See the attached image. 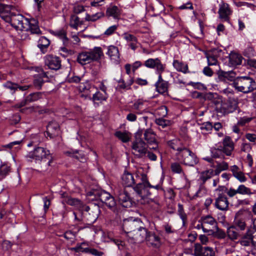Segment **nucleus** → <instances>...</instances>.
I'll use <instances>...</instances> for the list:
<instances>
[{
  "label": "nucleus",
  "instance_id": "c756f323",
  "mask_svg": "<svg viewBox=\"0 0 256 256\" xmlns=\"http://www.w3.org/2000/svg\"><path fill=\"white\" fill-rule=\"evenodd\" d=\"M167 143L168 146L173 150H177L178 152H180L182 150V148L185 147L182 145V142L178 139L169 140Z\"/></svg>",
  "mask_w": 256,
  "mask_h": 256
},
{
  "label": "nucleus",
  "instance_id": "4c0bfd02",
  "mask_svg": "<svg viewBox=\"0 0 256 256\" xmlns=\"http://www.w3.org/2000/svg\"><path fill=\"white\" fill-rule=\"evenodd\" d=\"M156 86L157 91L160 94L164 93L168 90V84L166 82H157Z\"/></svg>",
  "mask_w": 256,
  "mask_h": 256
},
{
  "label": "nucleus",
  "instance_id": "a878e982",
  "mask_svg": "<svg viewBox=\"0 0 256 256\" xmlns=\"http://www.w3.org/2000/svg\"><path fill=\"white\" fill-rule=\"evenodd\" d=\"M122 184L125 186H132L134 183L135 180L132 174L124 172L122 177Z\"/></svg>",
  "mask_w": 256,
  "mask_h": 256
},
{
  "label": "nucleus",
  "instance_id": "39448f33",
  "mask_svg": "<svg viewBox=\"0 0 256 256\" xmlns=\"http://www.w3.org/2000/svg\"><path fill=\"white\" fill-rule=\"evenodd\" d=\"M141 182L138 183L134 188V190L137 194V200L142 204H148L152 201V198H148L150 192L148 188H154L158 190L160 186L158 185L152 186L148 180L146 175L141 174Z\"/></svg>",
  "mask_w": 256,
  "mask_h": 256
},
{
  "label": "nucleus",
  "instance_id": "423d86ee",
  "mask_svg": "<svg viewBox=\"0 0 256 256\" xmlns=\"http://www.w3.org/2000/svg\"><path fill=\"white\" fill-rule=\"evenodd\" d=\"M238 92L248 94L256 90V82L250 76H237L234 83L230 84Z\"/></svg>",
  "mask_w": 256,
  "mask_h": 256
},
{
  "label": "nucleus",
  "instance_id": "c9c22d12",
  "mask_svg": "<svg viewBox=\"0 0 256 256\" xmlns=\"http://www.w3.org/2000/svg\"><path fill=\"white\" fill-rule=\"evenodd\" d=\"M39 75V77L34 79V84L36 87L40 89L41 88L42 84L44 83V80H42V78L47 77V76L46 73L44 72L43 70H41V72Z\"/></svg>",
  "mask_w": 256,
  "mask_h": 256
},
{
  "label": "nucleus",
  "instance_id": "49530a36",
  "mask_svg": "<svg viewBox=\"0 0 256 256\" xmlns=\"http://www.w3.org/2000/svg\"><path fill=\"white\" fill-rule=\"evenodd\" d=\"M254 230L251 228H248L246 233L240 236L242 238L250 240H254Z\"/></svg>",
  "mask_w": 256,
  "mask_h": 256
},
{
  "label": "nucleus",
  "instance_id": "ddd939ff",
  "mask_svg": "<svg viewBox=\"0 0 256 256\" xmlns=\"http://www.w3.org/2000/svg\"><path fill=\"white\" fill-rule=\"evenodd\" d=\"M88 194L89 196H94L95 199H98L103 203L108 200L110 196V194L102 190H92L89 192ZM94 199V198H92Z\"/></svg>",
  "mask_w": 256,
  "mask_h": 256
},
{
  "label": "nucleus",
  "instance_id": "603ef678",
  "mask_svg": "<svg viewBox=\"0 0 256 256\" xmlns=\"http://www.w3.org/2000/svg\"><path fill=\"white\" fill-rule=\"evenodd\" d=\"M210 152L212 158H220L224 156L222 150L219 148L211 150Z\"/></svg>",
  "mask_w": 256,
  "mask_h": 256
},
{
  "label": "nucleus",
  "instance_id": "c85d7f7f",
  "mask_svg": "<svg viewBox=\"0 0 256 256\" xmlns=\"http://www.w3.org/2000/svg\"><path fill=\"white\" fill-rule=\"evenodd\" d=\"M107 54L111 60L118 61L120 58V54L118 48L114 46H110L108 48Z\"/></svg>",
  "mask_w": 256,
  "mask_h": 256
},
{
  "label": "nucleus",
  "instance_id": "f257e3e1",
  "mask_svg": "<svg viewBox=\"0 0 256 256\" xmlns=\"http://www.w3.org/2000/svg\"><path fill=\"white\" fill-rule=\"evenodd\" d=\"M11 6L0 4V16L6 22L10 23L17 30L30 32L32 34H42L38 22L34 18L28 20L21 14L11 12Z\"/></svg>",
  "mask_w": 256,
  "mask_h": 256
},
{
  "label": "nucleus",
  "instance_id": "4be33fe9",
  "mask_svg": "<svg viewBox=\"0 0 256 256\" xmlns=\"http://www.w3.org/2000/svg\"><path fill=\"white\" fill-rule=\"evenodd\" d=\"M144 65L150 68H156L158 72H162L164 70V67L158 58H150L146 60Z\"/></svg>",
  "mask_w": 256,
  "mask_h": 256
},
{
  "label": "nucleus",
  "instance_id": "412c9836",
  "mask_svg": "<svg viewBox=\"0 0 256 256\" xmlns=\"http://www.w3.org/2000/svg\"><path fill=\"white\" fill-rule=\"evenodd\" d=\"M228 65L230 66H236L242 64V56L237 53L231 52L228 55Z\"/></svg>",
  "mask_w": 256,
  "mask_h": 256
},
{
  "label": "nucleus",
  "instance_id": "680f3d73",
  "mask_svg": "<svg viewBox=\"0 0 256 256\" xmlns=\"http://www.w3.org/2000/svg\"><path fill=\"white\" fill-rule=\"evenodd\" d=\"M222 171V169L217 164L214 170L212 169H209V174L211 175L218 176L221 172Z\"/></svg>",
  "mask_w": 256,
  "mask_h": 256
},
{
  "label": "nucleus",
  "instance_id": "ea45409f",
  "mask_svg": "<svg viewBox=\"0 0 256 256\" xmlns=\"http://www.w3.org/2000/svg\"><path fill=\"white\" fill-rule=\"evenodd\" d=\"M67 153L70 156L76 158L80 162H84L86 160L85 155L82 153H80L78 150H76L72 153L68 152Z\"/></svg>",
  "mask_w": 256,
  "mask_h": 256
},
{
  "label": "nucleus",
  "instance_id": "b1692460",
  "mask_svg": "<svg viewBox=\"0 0 256 256\" xmlns=\"http://www.w3.org/2000/svg\"><path fill=\"white\" fill-rule=\"evenodd\" d=\"M239 168L236 165H234L230 168V170L232 173V176L240 182H244L246 180L247 178L244 176L243 172L239 171Z\"/></svg>",
  "mask_w": 256,
  "mask_h": 256
},
{
  "label": "nucleus",
  "instance_id": "6e6552de",
  "mask_svg": "<svg viewBox=\"0 0 256 256\" xmlns=\"http://www.w3.org/2000/svg\"><path fill=\"white\" fill-rule=\"evenodd\" d=\"M100 210L97 206H94L90 208L88 206V209L84 208L83 211H80V214H81L80 218L78 216V214L76 212H74L75 216V219L81 221L85 220L88 224H93L98 218Z\"/></svg>",
  "mask_w": 256,
  "mask_h": 256
},
{
  "label": "nucleus",
  "instance_id": "774afa93",
  "mask_svg": "<svg viewBox=\"0 0 256 256\" xmlns=\"http://www.w3.org/2000/svg\"><path fill=\"white\" fill-rule=\"evenodd\" d=\"M113 242L116 245H117L119 250H122L124 249L125 245L124 242L118 240H114Z\"/></svg>",
  "mask_w": 256,
  "mask_h": 256
},
{
  "label": "nucleus",
  "instance_id": "bb28decb",
  "mask_svg": "<svg viewBox=\"0 0 256 256\" xmlns=\"http://www.w3.org/2000/svg\"><path fill=\"white\" fill-rule=\"evenodd\" d=\"M120 14V11L119 8L115 6L108 8L106 11L107 16H112L115 19H118Z\"/></svg>",
  "mask_w": 256,
  "mask_h": 256
},
{
  "label": "nucleus",
  "instance_id": "393cba45",
  "mask_svg": "<svg viewBox=\"0 0 256 256\" xmlns=\"http://www.w3.org/2000/svg\"><path fill=\"white\" fill-rule=\"evenodd\" d=\"M143 130L142 138L143 140H144L146 142L147 144H152L154 142L156 138V135L153 130L150 128Z\"/></svg>",
  "mask_w": 256,
  "mask_h": 256
},
{
  "label": "nucleus",
  "instance_id": "a211bd4d",
  "mask_svg": "<svg viewBox=\"0 0 256 256\" xmlns=\"http://www.w3.org/2000/svg\"><path fill=\"white\" fill-rule=\"evenodd\" d=\"M218 12L220 18L228 21L230 19L229 16L232 14V10H230L228 4L223 3L220 6Z\"/></svg>",
  "mask_w": 256,
  "mask_h": 256
},
{
  "label": "nucleus",
  "instance_id": "0eeeda50",
  "mask_svg": "<svg viewBox=\"0 0 256 256\" xmlns=\"http://www.w3.org/2000/svg\"><path fill=\"white\" fill-rule=\"evenodd\" d=\"M26 157L34 160L36 162H42L45 163L46 166L50 165L52 159L49 151L40 146L36 147L29 152Z\"/></svg>",
  "mask_w": 256,
  "mask_h": 256
},
{
  "label": "nucleus",
  "instance_id": "5fc2aeb1",
  "mask_svg": "<svg viewBox=\"0 0 256 256\" xmlns=\"http://www.w3.org/2000/svg\"><path fill=\"white\" fill-rule=\"evenodd\" d=\"M10 170V167L6 164H2L0 167V174L2 176H6Z\"/></svg>",
  "mask_w": 256,
  "mask_h": 256
},
{
  "label": "nucleus",
  "instance_id": "f3484780",
  "mask_svg": "<svg viewBox=\"0 0 256 256\" xmlns=\"http://www.w3.org/2000/svg\"><path fill=\"white\" fill-rule=\"evenodd\" d=\"M118 198L120 202L124 207L129 208L132 206V200L125 190L120 192Z\"/></svg>",
  "mask_w": 256,
  "mask_h": 256
},
{
  "label": "nucleus",
  "instance_id": "e2e57ef3",
  "mask_svg": "<svg viewBox=\"0 0 256 256\" xmlns=\"http://www.w3.org/2000/svg\"><path fill=\"white\" fill-rule=\"evenodd\" d=\"M178 214L180 216L181 218L184 222V220L186 218V214L184 212L183 207L182 204H178Z\"/></svg>",
  "mask_w": 256,
  "mask_h": 256
},
{
  "label": "nucleus",
  "instance_id": "9b49d317",
  "mask_svg": "<svg viewBox=\"0 0 256 256\" xmlns=\"http://www.w3.org/2000/svg\"><path fill=\"white\" fill-rule=\"evenodd\" d=\"M65 194L64 193L62 194V196L65 198V202L70 206H74L78 210L79 213L80 211H83L84 208L88 209V206L84 204L80 200L70 196H65Z\"/></svg>",
  "mask_w": 256,
  "mask_h": 256
},
{
  "label": "nucleus",
  "instance_id": "6e6d98bb",
  "mask_svg": "<svg viewBox=\"0 0 256 256\" xmlns=\"http://www.w3.org/2000/svg\"><path fill=\"white\" fill-rule=\"evenodd\" d=\"M92 100L94 102L96 101H102L106 100L105 97L100 92H98L94 94H93Z\"/></svg>",
  "mask_w": 256,
  "mask_h": 256
},
{
  "label": "nucleus",
  "instance_id": "2f4dec72",
  "mask_svg": "<svg viewBox=\"0 0 256 256\" xmlns=\"http://www.w3.org/2000/svg\"><path fill=\"white\" fill-rule=\"evenodd\" d=\"M238 230L232 225L227 230L228 237L232 240L238 239L240 236V234Z\"/></svg>",
  "mask_w": 256,
  "mask_h": 256
},
{
  "label": "nucleus",
  "instance_id": "cd10ccee",
  "mask_svg": "<svg viewBox=\"0 0 256 256\" xmlns=\"http://www.w3.org/2000/svg\"><path fill=\"white\" fill-rule=\"evenodd\" d=\"M77 60L82 65H84L92 62L90 56L88 52H82L80 53L78 56Z\"/></svg>",
  "mask_w": 256,
  "mask_h": 256
},
{
  "label": "nucleus",
  "instance_id": "58836bf2",
  "mask_svg": "<svg viewBox=\"0 0 256 256\" xmlns=\"http://www.w3.org/2000/svg\"><path fill=\"white\" fill-rule=\"evenodd\" d=\"M104 203L112 211L115 212L116 210V202L114 198L111 195L110 196V198H108V200L105 201Z\"/></svg>",
  "mask_w": 256,
  "mask_h": 256
},
{
  "label": "nucleus",
  "instance_id": "dca6fc26",
  "mask_svg": "<svg viewBox=\"0 0 256 256\" xmlns=\"http://www.w3.org/2000/svg\"><path fill=\"white\" fill-rule=\"evenodd\" d=\"M242 213V211L240 210L236 214L232 226L238 230H244L246 228V224L241 216Z\"/></svg>",
  "mask_w": 256,
  "mask_h": 256
},
{
  "label": "nucleus",
  "instance_id": "2eb2a0df",
  "mask_svg": "<svg viewBox=\"0 0 256 256\" xmlns=\"http://www.w3.org/2000/svg\"><path fill=\"white\" fill-rule=\"evenodd\" d=\"M46 133L50 138H54L60 133V126L56 121L50 122L46 127Z\"/></svg>",
  "mask_w": 256,
  "mask_h": 256
},
{
  "label": "nucleus",
  "instance_id": "13d9d810",
  "mask_svg": "<svg viewBox=\"0 0 256 256\" xmlns=\"http://www.w3.org/2000/svg\"><path fill=\"white\" fill-rule=\"evenodd\" d=\"M124 38L128 42H136V40H137L136 38L132 34L124 33Z\"/></svg>",
  "mask_w": 256,
  "mask_h": 256
},
{
  "label": "nucleus",
  "instance_id": "5701e85b",
  "mask_svg": "<svg viewBox=\"0 0 256 256\" xmlns=\"http://www.w3.org/2000/svg\"><path fill=\"white\" fill-rule=\"evenodd\" d=\"M90 56L91 61H98L104 56L102 50L100 47H94L88 51Z\"/></svg>",
  "mask_w": 256,
  "mask_h": 256
},
{
  "label": "nucleus",
  "instance_id": "473e14b6",
  "mask_svg": "<svg viewBox=\"0 0 256 256\" xmlns=\"http://www.w3.org/2000/svg\"><path fill=\"white\" fill-rule=\"evenodd\" d=\"M208 246L202 247L200 244H195L194 252L200 256H208Z\"/></svg>",
  "mask_w": 256,
  "mask_h": 256
},
{
  "label": "nucleus",
  "instance_id": "a18cd8bd",
  "mask_svg": "<svg viewBox=\"0 0 256 256\" xmlns=\"http://www.w3.org/2000/svg\"><path fill=\"white\" fill-rule=\"evenodd\" d=\"M115 135L124 142H126L130 140V137L126 132H116Z\"/></svg>",
  "mask_w": 256,
  "mask_h": 256
},
{
  "label": "nucleus",
  "instance_id": "8fccbe9b",
  "mask_svg": "<svg viewBox=\"0 0 256 256\" xmlns=\"http://www.w3.org/2000/svg\"><path fill=\"white\" fill-rule=\"evenodd\" d=\"M156 123L158 126H162V128H164L170 124V120L162 118H156Z\"/></svg>",
  "mask_w": 256,
  "mask_h": 256
},
{
  "label": "nucleus",
  "instance_id": "de8ad7c7",
  "mask_svg": "<svg viewBox=\"0 0 256 256\" xmlns=\"http://www.w3.org/2000/svg\"><path fill=\"white\" fill-rule=\"evenodd\" d=\"M223 146L230 148V150H233L234 148V144L228 136H226L223 140Z\"/></svg>",
  "mask_w": 256,
  "mask_h": 256
},
{
  "label": "nucleus",
  "instance_id": "3c124183",
  "mask_svg": "<svg viewBox=\"0 0 256 256\" xmlns=\"http://www.w3.org/2000/svg\"><path fill=\"white\" fill-rule=\"evenodd\" d=\"M118 87H119L120 88L122 89H128L130 88V86L133 83V81L132 80H130V82L128 83H126L123 79L120 78L118 81Z\"/></svg>",
  "mask_w": 256,
  "mask_h": 256
},
{
  "label": "nucleus",
  "instance_id": "f8f14e48",
  "mask_svg": "<svg viewBox=\"0 0 256 256\" xmlns=\"http://www.w3.org/2000/svg\"><path fill=\"white\" fill-rule=\"evenodd\" d=\"M215 206L222 211L228 210L229 202L226 195L224 193H220L216 200Z\"/></svg>",
  "mask_w": 256,
  "mask_h": 256
},
{
  "label": "nucleus",
  "instance_id": "c03bdc74",
  "mask_svg": "<svg viewBox=\"0 0 256 256\" xmlns=\"http://www.w3.org/2000/svg\"><path fill=\"white\" fill-rule=\"evenodd\" d=\"M104 16V14L102 12H98L95 14L93 15H90L88 14H87L86 16V20L87 21H92L94 22L98 20V18H100L101 17H102Z\"/></svg>",
  "mask_w": 256,
  "mask_h": 256
},
{
  "label": "nucleus",
  "instance_id": "4d7b16f0",
  "mask_svg": "<svg viewBox=\"0 0 256 256\" xmlns=\"http://www.w3.org/2000/svg\"><path fill=\"white\" fill-rule=\"evenodd\" d=\"M171 168L173 172L180 173L182 171V167L178 163H173L171 165Z\"/></svg>",
  "mask_w": 256,
  "mask_h": 256
},
{
  "label": "nucleus",
  "instance_id": "0e129e2a",
  "mask_svg": "<svg viewBox=\"0 0 256 256\" xmlns=\"http://www.w3.org/2000/svg\"><path fill=\"white\" fill-rule=\"evenodd\" d=\"M252 148V146L249 143L244 142L241 146V150L244 152H250Z\"/></svg>",
  "mask_w": 256,
  "mask_h": 256
},
{
  "label": "nucleus",
  "instance_id": "69168bd1",
  "mask_svg": "<svg viewBox=\"0 0 256 256\" xmlns=\"http://www.w3.org/2000/svg\"><path fill=\"white\" fill-rule=\"evenodd\" d=\"M4 86L6 88H7L10 89L11 90H16L18 88V84L15 83H12L10 82H7L4 84Z\"/></svg>",
  "mask_w": 256,
  "mask_h": 256
},
{
  "label": "nucleus",
  "instance_id": "1a4fd4ad",
  "mask_svg": "<svg viewBox=\"0 0 256 256\" xmlns=\"http://www.w3.org/2000/svg\"><path fill=\"white\" fill-rule=\"evenodd\" d=\"M143 130L138 129L135 134V140L132 143V148L134 154L138 157L141 158L144 156L147 152L146 144L142 138Z\"/></svg>",
  "mask_w": 256,
  "mask_h": 256
},
{
  "label": "nucleus",
  "instance_id": "f03ea898",
  "mask_svg": "<svg viewBox=\"0 0 256 256\" xmlns=\"http://www.w3.org/2000/svg\"><path fill=\"white\" fill-rule=\"evenodd\" d=\"M212 42L209 41V76L216 74L220 80L227 82L234 81L237 78L236 74L234 71L224 72L220 70L218 58L223 54L222 50L218 48H210Z\"/></svg>",
  "mask_w": 256,
  "mask_h": 256
},
{
  "label": "nucleus",
  "instance_id": "79ce46f5",
  "mask_svg": "<svg viewBox=\"0 0 256 256\" xmlns=\"http://www.w3.org/2000/svg\"><path fill=\"white\" fill-rule=\"evenodd\" d=\"M83 24L82 22L80 20V18L78 16H72L71 17L70 21V26L75 29H77L78 26L82 25Z\"/></svg>",
  "mask_w": 256,
  "mask_h": 256
},
{
  "label": "nucleus",
  "instance_id": "72a5a7b5",
  "mask_svg": "<svg viewBox=\"0 0 256 256\" xmlns=\"http://www.w3.org/2000/svg\"><path fill=\"white\" fill-rule=\"evenodd\" d=\"M173 66L174 68L178 72L184 73H187L188 71V66L187 64H184L182 62L178 60H174L173 62Z\"/></svg>",
  "mask_w": 256,
  "mask_h": 256
},
{
  "label": "nucleus",
  "instance_id": "aec40b11",
  "mask_svg": "<svg viewBox=\"0 0 256 256\" xmlns=\"http://www.w3.org/2000/svg\"><path fill=\"white\" fill-rule=\"evenodd\" d=\"M148 244L158 248L160 245V238L154 233L148 232L145 240Z\"/></svg>",
  "mask_w": 256,
  "mask_h": 256
},
{
  "label": "nucleus",
  "instance_id": "4468645a",
  "mask_svg": "<svg viewBox=\"0 0 256 256\" xmlns=\"http://www.w3.org/2000/svg\"><path fill=\"white\" fill-rule=\"evenodd\" d=\"M46 64L52 70H58L61 67V61L58 57L52 55L46 57Z\"/></svg>",
  "mask_w": 256,
  "mask_h": 256
},
{
  "label": "nucleus",
  "instance_id": "338daca9",
  "mask_svg": "<svg viewBox=\"0 0 256 256\" xmlns=\"http://www.w3.org/2000/svg\"><path fill=\"white\" fill-rule=\"evenodd\" d=\"M245 138L250 142H256V134L247 133L245 135Z\"/></svg>",
  "mask_w": 256,
  "mask_h": 256
},
{
  "label": "nucleus",
  "instance_id": "9d476101",
  "mask_svg": "<svg viewBox=\"0 0 256 256\" xmlns=\"http://www.w3.org/2000/svg\"><path fill=\"white\" fill-rule=\"evenodd\" d=\"M176 156L178 159L186 166H194L198 162L195 154L186 147L182 148L180 152H177Z\"/></svg>",
  "mask_w": 256,
  "mask_h": 256
},
{
  "label": "nucleus",
  "instance_id": "20e7f679",
  "mask_svg": "<svg viewBox=\"0 0 256 256\" xmlns=\"http://www.w3.org/2000/svg\"><path fill=\"white\" fill-rule=\"evenodd\" d=\"M142 225V222L130 219L124 220L122 226L124 230L129 234L130 237L138 242H141L145 240L148 232Z\"/></svg>",
  "mask_w": 256,
  "mask_h": 256
},
{
  "label": "nucleus",
  "instance_id": "052dcab7",
  "mask_svg": "<svg viewBox=\"0 0 256 256\" xmlns=\"http://www.w3.org/2000/svg\"><path fill=\"white\" fill-rule=\"evenodd\" d=\"M239 242L240 244L243 246H250L252 245L253 246V243L254 240H250L246 239H244L243 238H240V240Z\"/></svg>",
  "mask_w": 256,
  "mask_h": 256
},
{
  "label": "nucleus",
  "instance_id": "864d4df0",
  "mask_svg": "<svg viewBox=\"0 0 256 256\" xmlns=\"http://www.w3.org/2000/svg\"><path fill=\"white\" fill-rule=\"evenodd\" d=\"M208 216H206L204 218H202L201 219V224H198L196 228L198 229L202 228L204 232H206L207 230L205 228V224L208 223Z\"/></svg>",
  "mask_w": 256,
  "mask_h": 256
},
{
  "label": "nucleus",
  "instance_id": "09e8293b",
  "mask_svg": "<svg viewBox=\"0 0 256 256\" xmlns=\"http://www.w3.org/2000/svg\"><path fill=\"white\" fill-rule=\"evenodd\" d=\"M252 120V117L244 116L240 118L238 121L237 124L239 126H244L246 124H248Z\"/></svg>",
  "mask_w": 256,
  "mask_h": 256
},
{
  "label": "nucleus",
  "instance_id": "a19ab883",
  "mask_svg": "<svg viewBox=\"0 0 256 256\" xmlns=\"http://www.w3.org/2000/svg\"><path fill=\"white\" fill-rule=\"evenodd\" d=\"M54 34L64 40V43L68 42V39L66 36V32L64 28L56 30L53 32Z\"/></svg>",
  "mask_w": 256,
  "mask_h": 256
},
{
  "label": "nucleus",
  "instance_id": "f704fd0d",
  "mask_svg": "<svg viewBox=\"0 0 256 256\" xmlns=\"http://www.w3.org/2000/svg\"><path fill=\"white\" fill-rule=\"evenodd\" d=\"M50 40L44 36H42L38 42V46L42 52H44V50L50 45Z\"/></svg>",
  "mask_w": 256,
  "mask_h": 256
},
{
  "label": "nucleus",
  "instance_id": "7ed1b4c3",
  "mask_svg": "<svg viewBox=\"0 0 256 256\" xmlns=\"http://www.w3.org/2000/svg\"><path fill=\"white\" fill-rule=\"evenodd\" d=\"M209 107L221 115L232 113L238 108L236 102L229 100L222 102L221 96L216 92H209Z\"/></svg>",
  "mask_w": 256,
  "mask_h": 256
},
{
  "label": "nucleus",
  "instance_id": "7c9ffc66",
  "mask_svg": "<svg viewBox=\"0 0 256 256\" xmlns=\"http://www.w3.org/2000/svg\"><path fill=\"white\" fill-rule=\"evenodd\" d=\"M209 235H212L214 237L218 238H224L226 236L225 232L218 228V226H215L214 228L209 229Z\"/></svg>",
  "mask_w": 256,
  "mask_h": 256
},
{
  "label": "nucleus",
  "instance_id": "e433bc0d",
  "mask_svg": "<svg viewBox=\"0 0 256 256\" xmlns=\"http://www.w3.org/2000/svg\"><path fill=\"white\" fill-rule=\"evenodd\" d=\"M76 250L77 252H88L90 254H92L93 255L96 256H102L103 254V252H99L96 249L94 248H82L81 246H77L76 248Z\"/></svg>",
  "mask_w": 256,
  "mask_h": 256
},
{
  "label": "nucleus",
  "instance_id": "37998d69",
  "mask_svg": "<svg viewBox=\"0 0 256 256\" xmlns=\"http://www.w3.org/2000/svg\"><path fill=\"white\" fill-rule=\"evenodd\" d=\"M236 192H238V194H252L250 189L244 184H240L238 186Z\"/></svg>",
  "mask_w": 256,
  "mask_h": 256
},
{
  "label": "nucleus",
  "instance_id": "bf43d9fd",
  "mask_svg": "<svg viewBox=\"0 0 256 256\" xmlns=\"http://www.w3.org/2000/svg\"><path fill=\"white\" fill-rule=\"evenodd\" d=\"M94 89H86V91L84 90V92L82 93L80 96L84 98H85L91 99V95L92 93L94 92Z\"/></svg>",
  "mask_w": 256,
  "mask_h": 256
},
{
  "label": "nucleus",
  "instance_id": "6ab92c4d",
  "mask_svg": "<svg viewBox=\"0 0 256 256\" xmlns=\"http://www.w3.org/2000/svg\"><path fill=\"white\" fill-rule=\"evenodd\" d=\"M42 95V94L40 92L31 94L27 96L24 100L21 102L20 104L15 105L14 107L20 108L27 104L28 102H31L38 100L40 98Z\"/></svg>",
  "mask_w": 256,
  "mask_h": 256
}]
</instances>
